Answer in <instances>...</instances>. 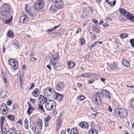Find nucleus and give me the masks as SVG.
<instances>
[{
    "label": "nucleus",
    "instance_id": "1",
    "mask_svg": "<svg viewBox=\"0 0 134 134\" xmlns=\"http://www.w3.org/2000/svg\"><path fill=\"white\" fill-rule=\"evenodd\" d=\"M110 93L109 91L105 90H103L99 92H97L93 96V100H94V102L97 104L101 102V99L103 100L108 98L109 99L110 98Z\"/></svg>",
    "mask_w": 134,
    "mask_h": 134
},
{
    "label": "nucleus",
    "instance_id": "2",
    "mask_svg": "<svg viewBox=\"0 0 134 134\" xmlns=\"http://www.w3.org/2000/svg\"><path fill=\"white\" fill-rule=\"evenodd\" d=\"M25 8L26 12L32 18H34L37 16V12L34 8L33 5L32 6H30L27 4H25Z\"/></svg>",
    "mask_w": 134,
    "mask_h": 134
},
{
    "label": "nucleus",
    "instance_id": "3",
    "mask_svg": "<svg viewBox=\"0 0 134 134\" xmlns=\"http://www.w3.org/2000/svg\"><path fill=\"white\" fill-rule=\"evenodd\" d=\"M113 113L115 115H116L118 118L122 119L126 117L127 111L124 109L116 108L115 109Z\"/></svg>",
    "mask_w": 134,
    "mask_h": 134
},
{
    "label": "nucleus",
    "instance_id": "4",
    "mask_svg": "<svg viewBox=\"0 0 134 134\" xmlns=\"http://www.w3.org/2000/svg\"><path fill=\"white\" fill-rule=\"evenodd\" d=\"M57 104L54 100L48 99L47 102L45 103L46 109L48 110L51 111L53 109H55Z\"/></svg>",
    "mask_w": 134,
    "mask_h": 134
},
{
    "label": "nucleus",
    "instance_id": "5",
    "mask_svg": "<svg viewBox=\"0 0 134 134\" xmlns=\"http://www.w3.org/2000/svg\"><path fill=\"white\" fill-rule=\"evenodd\" d=\"M33 7L37 12L38 10H42L44 9V4L42 2H37L34 4Z\"/></svg>",
    "mask_w": 134,
    "mask_h": 134
},
{
    "label": "nucleus",
    "instance_id": "6",
    "mask_svg": "<svg viewBox=\"0 0 134 134\" xmlns=\"http://www.w3.org/2000/svg\"><path fill=\"white\" fill-rule=\"evenodd\" d=\"M8 62L13 69L16 70L17 69L18 67L19 63L17 60L10 59L9 60Z\"/></svg>",
    "mask_w": 134,
    "mask_h": 134
},
{
    "label": "nucleus",
    "instance_id": "7",
    "mask_svg": "<svg viewBox=\"0 0 134 134\" xmlns=\"http://www.w3.org/2000/svg\"><path fill=\"white\" fill-rule=\"evenodd\" d=\"M36 125L37 126H35V130L36 131L37 129L38 132H40V131L42 129V119L38 118L36 121Z\"/></svg>",
    "mask_w": 134,
    "mask_h": 134
},
{
    "label": "nucleus",
    "instance_id": "8",
    "mask_svg": "<svg viewBox=\"0 0 134 134\" xmlns=\"http://www.w3.org/2000/svg\"><path fill=\"white\" fill-rule=\"evenodd\" d=\"M119 10L120 13L125 16L127 19L130 20V19L129 18V16H130V17L131 18V15H132V14L124 9L120 8L119 9Z\"/></svg>",
    "mask_w": 134,
    "mask_h": 134
},
{
    "label": "nucleus",
    "instance_id": "9",
    "mask_svg": "<svg viewBox=\"0 0 134 134\" xmlns=\"http://www.w3.org/2000/svg\"><path fill=\"white\" fill-rule=\"evenodd\" d=\"M9 13L7 11L1 10L0 11V18L4 20L7 19L9 17Z\"/></svg>",
    "mask_w": 134,
    "mask_h": 134
},
{
    "label": "nucleus",
    "instance_id": "10",
    "mask_svg": "<svg viewBox=\"0 0 134 134\" xmlns=\"http://www.w3.org/2000/svg\"><path fill=\"white\" fill-rule=\"evenodd\" d=\"M55 92L54 89L51 88H47L45 89L44 95L46 96H48V95L50 96L54 94V92Z\"/></svg>",
    "mask_w": 134,
    "mask_h": 134
},
{
    "label": "nucleus",
    "instance_id": "11",
    "mask_svg": "<svg viewBox=\"0 0 134 134\" xmlns=\"http://www.w3.org/2000/svg\"><path fill=\"white\" fill-rule=\"evenodd\" d=\"M54 99H56L58 101H61L63 99V96L62 94L54 92V94H53Z\"/></svg>",
    "mask_w": 134,
    "mask_h": 134
},
{
    "label": "nucleus",
    "instance_id": "12",
    "mask_svg": "<svg viewBox=\"0 0 134 134\" xmlns=\"http://www.w3.org/2000/svg\"><path fill=\"white\" fill-rule=\"evenodd\" d=\"M29 21V17L26 15H25V14L21 16L19 18L20 22L23 23H27Z\"/></svg>",
    "mask_w": 134,
    "mask_h": 134
},
{
    "label": "nucleus",
    "instance_id": "13",
    "mask_svg": "<svg viewBox=\"0 0 134 134\" xmlns=\"http://www.w3.org/2000/svg\"><path fill=\"white\" fill-rule=\"evenodd\" d=\"M55 2V5L58 9H62L64 7L63 3L61 0H56Z\"/></svg>",
    "mask_w": 134,
    "mask_h": 134
},
{
    "label": "nucleus",
    "instance_id": "14",
    "mask_svg": "<svg viewBox=\"0 0 134 134\" xmlns=\"http://www.w3.org/2000/svg\"><path fill=\"white\" fill-rule=\"evenodd\" d=\"M63 83V82H62L61 81L59 82L55 86V88L56 90L59 91H62L64 88Z\"/></svg>",
    "mask_w": 134,
    "mask_h": 134
},
{
    "label": "nucleus",
    "instance_id": "15",
    "mask_svg": "<svg viewBox=\"0 0 134 134\" xmlns=\"http://www.w3.org/2000/svg\"><path fill=\"white\" fill-rule=\"evenodd\" d=\"M39 98L40 102L41 103H43V104L45 103L48 101V99H49L48 98H47L46 97L41 95L39 96Z\"/></svg>",
    "mask_w": 134,
    "mask_h": 134
},
{
    "label": "nucleus",
    "instance_id": "16",
    "mask_svg": "<svg viewBox=\"0 0 134 134\" xmlns=\"http://www.w3.org/2000/svg\"><path fill=\"white\" fill-rule=\"evenodd\" d=\"M110 68L112 70H118L116 64L114 63H111L109 65Z\"/></svg>",
    "mask_w": 134,
    "mask_h": 134
},
{
    "label": "nucleus",
    "instance_id": "17",
    "mask_svg": "<svg viewBox=\"0 0 134 134\" xmlns=\"http://www.w3.org/2000/svg\"><path fill=\"white\" fill-rule=\"evenodd\" d=\"M2 7L4 9V11H5V12L7 11L8 13H9L10 7L9 5L6 4H4Z\"/></svg>",
    "mask_w": 134,
    "mask_h": 134
},
{
    "label": "nucleus",
    "instance_id": "18",
    "mask_svg": "<svg viewBox=\"0 0 134 134\" xmlns=\"http://www.w3.org/2000/svg\"><path fill=\"white\" fill-rule=\"evenodd\" d=\"M94 75V74H93L90 73L88 74V73H86L81 74L79 76V77L80 78H81L83 77H89L90 78H91V76H93Z\"/></svg>",
    "mask_w": 134,
    "mask_h": 134
},
{
    "label": "nucleus",
    "instance_id": "19",
    "mask_svg": "<svg viewBox=\"0 0 134 134\" xmlns=\"http://www.w3.org/2000/svg\"><path fill=\"white\" fill-rule=\"evenodd\" d=\"M75 63L71 61H68L67 63V65L68 69H71L74 68L75 66Z\"/></svg>",
    "mask_w": 134,
    "mask_h": 134
},
{
    "label": "nucleus",
    "instance_id": "20",
    "mask_svg": "<svg viewBox=\"0 0 134 134\" xmlns=\"http://www.w3.org/2000/svg\"><path fill=\"white\" fill-rule=\"evenodd\" d=\"M79 125L80 127L83 129L87 128L88 126V124L84 121L80 123Z\"/></svg>",
    "mask_w": 134,
    "mask_h": 134
},
{
    "label": "nucleus",
    "instance_id": "21",
    "mask_svg": "<svg viewBox=\"0 0 134 134\" xmlns=\"http://www.w3.org/2000/svg\"><path fill=\"white\" fill-rule=\"evenodd\" d=\"M98 131L94 128H91L88 131L89 134H98Z\"/></svg>",
    "mask_w": 134,
    "mask_h": 134
},
{
    "label": "nucleus",
    "instance_id": "22",
    "mask_svg": "<svg viewBox=\"0 0 134 134\" xmlns=\"http://www.w3.org/2000/svg\"><path fill=\"white\" fill-rule=\"evenodd\" d=\"M39 91V89L38 88L34 89L32 92V94L33 96L34 97H37L38 96V92Z\"/></svg>",
    "mask_w": 134,
    "mask_h": 134
},
{
    "label": "nucleus",
    "instance_id": "23",
    "mask_svg": "<svg viewBox=\"0 0 134 134\" xmlns=\"http://www.w3.org/2000/svg\"><path fill=\"white\" fill-rule=\"evenodd\" d=\"M71 134H79L78 130L77 128H72L71 130Z\"/></svg>",
    "mask_w": 134,
    "mask_h": 134
},
{
    "label": "nucleus",
    "instance_id": "24",
    "mask_svg": "<svg viewBox=\"0 0 134 134\" xmlns=\"http://www.w3.org/2000/svg\"><path fill=\"white\" fill-rule=\"evenodd\" d=\"M8 37L10 38H13L14 37V35L13 32L11 30H9L7 34Z\"/></svg>",
    "mask_w": 134,
    "mask_h": 134
},
{
    "label": "nucleus",
    "instance_id": "25",
    "mask_svg": "<svg viewBox=\"0 0 134 134\" xmlns=\"http://www.w3.org/2000/svg\"><path fill=\"white\" fill-rule=\"evenodd\" d=\"M122 64L123 65L126 67H128L130 65L129 62L126 60H123L122 62Z\"/></svg>",
    "mask_w": 134,
    "mask_h": 134
},
{
    "label": "nucleus",
    "instance_id": "26",
    "mask_svg": "<svg viewBox=\"0 0 134 134\" xmlns=\"http://www.w3.org/2000/svg\"><path fill=\"white\" fill-rule=\"evenodd\" d=\"M52 57L54 59V61H55L59 60V57L58 55V53L52 55Z\"/></svg>",
    "mask_w": 134,
    "mask_h": 134
},
{
    "label": "nucleus",
    "instance_id": "27",
    "mask_svg": "<svg viewBox=\"0 0 134 134\" xmlns=\"http://www.w3.org/2000/svg\"><path fill=\"white\" fill-rule=\"evenodd\" d=\"M105 1L108 4H110L111 6H114L116 3V0H114V1L112 2H110L109 1L105 0Z\"/></svg>",
    "mask_w": 134,
    "mask_h": 134
},
{
    "label": "nucleus",
    "instance_id": "28",
    "mask_svg": "<svg viewBox=\"0 0 134 134\" xmlns=\"http://www.w3.org/2000/svg\"><path fill=\"white\" fill-rule=\"evenodd\" d=\"M130 107L133 109H134V98L132 99L130 101Z\"/></svg>",
    "mask_w": 134,
    "mask_h": 134
},
{
    "label": "nucleus",
    "instance_id": "29",
    "mask_svg": "<svg viewBox=\"0 0 134 134\" xmlns=\"http://www.w3.org/2000/svg\"><path fill=\"white\" fill-rule=\"evenodd\" d=\"M5 118L3 116H2L1 117L0 119V124L1 125V127H2L3 126V125L4 124V121L5 120Z\"/></svg>",
    "mask_w": 134,
    "mask_h": 134
},
{
    "label": "nucleus",
    "instance_id": "30",
    "mask_svg": "<svg viewBox=\"0 0 134 134\" xmlns=\"http://www.w3.org/2000/svg\"><path fill=\"white\" fill-rule=\"evenodd\" d=\"M128 36L127 34L125 33L121 34L119 35V37L121 38L124 39L127 37Z\"/></svg>",
    "mask_w": 134,
    "mask_h": 134
},
{
    "label": "nucleus",
    "instance_id": "31",
    "mask_svg": "<svg viewBox=\"0 0 134 134\" xmlns=\"http://www.w3.org/2000/svg\"><path fill=\"white\" fill-rule=\"evenodd\" d=\"M92 30L93 31L97 33H99L100 31V29L98 27L95 26L92 28Z\"/></svg>",
    "mask_w": 134,
    "mask_h": 134
},
{
    "label": "nucleus",
    "instance_id": "32",
    "mask_svg": "<svg viewBox=\"0 0 134 134\" xmlns=\"http://www.w3.org/2000/svg\"><path fill=\"white\" fill-rule=\"evenodd\" d=\"M1 111L2 114L5 115L7 114L8 112V109H4L2 110H0Z\"/></svg>",
    "mask_w": 134,
    "mask_h": 134
},
{
    "label": "nucleus",
    "instance_id": "33",
    "mask_svg": "<svg viewBox=\"0 0 134 134\" xmlns=\"http://www.w3.org/2000/svg\"><path fill=\"white\" fill-rule=\"evenodd\" d=\"M8 118L11 121H13L15 119V117L13 115H8L7 116Z\"/></svg>",
    "mask_w": 134,
    "mask_h": 134
},
{
    "label": "nucleus",
    "instance_id": "34",
    "mask_svg": "<svg viewBox=\"0 0 134 134\" xmlns=\"http://www.w3.org/2000/svg\"><path fill=\"white\" fill-rule=\"evenodd\" d=\"M7 76V72H6L5 71L3 75L2 78L4 80V82L7 83V82L6 77Z\"/></svg>",
    "mask_w": 134,
    "mask_h": 134
},
{
    "label": "nucleus",
    "instance_id": "35",
    "mask_svg": "<svg viewBox=\"0 0 134 134\" xmlns=\"http://www.w3.org/2000/svg\"><path fill=\"white\" fill-rule=\"evenodd\" d=\"M7 107L6 104L5 103H3L0 108V110L3 109H7Z\"/></svg>",
    "mask_w": 134,
    "mask_h": 134
},
{
    "label": "nucleus",
    "instance_id": "36",
    "mask_svg": "<svg viewBox=\"0 0 134 134\" xmlns=\"http://www.w3.org/2000/svg\"><path fill=\"white\" fill-rule=\"evenodd\" d=\"M1 131L2 132L3 134H6L7 132V130L5 127H3V126H2V127H1Z\"/></svg>",
    "mask_w": 134,
    "mask_h": 134
},
{
    "label": "nucleus",
    "instance_id": "37",
    "mask_svg": "<svg viewBox=\"0 0 134 134\" xmlns=\"http://www.w3.org/2000/svg\"><path fill=\"white\" fill-rule=\"evenodd\" d=\"M13 18V17L11 16L9 19L5 21V23L7 24H9L12 21Z\"/></svg>",
    "mask_w": 134,
    "mask_h": 134
},
{
    "label": "nucleus",
    "instance_id": "38",
    "mask_svg": "<svg viewBox=\"0 0 134 134\" xmlns=\"http://www.w3.org/2000/svg\"><path fill=\"white\" fill-rule=\"evenodd\" d=\"M23 76L21 75H20L19 76V78L20 80V85L21 84H23Z\"/></svg>",
    "mask_w": 134,
    "mask_h": 134
},
{
    "label": "nucleus",
    "instance_id": "39",
    "mask_svg": "<svg viewBox=\"0 0 134 134\" xmlns=\"http://www.w3.org/2000/svg\"><path fill=\"white\" fill-rule=\"evenodd\" d=\"M77 98L78 99L80 100H84L85 99V97L84 96H78L77 97Z\"/></svg>",
    "mask_w": 134,
    "mask_h": 134
},
{
    "label": "nucleus",
    "instance_id": "40",
    "mask_svg": "<svg viewBox=\"0 0 134 134\" xmlns=\"http://www.w3.org/2000/svg\"><path fill=\"white\" fill-rule=\"evenodd\" d=\"M34 109H31L30 108H28V110L27 111V112L28 113L29 115H30L32 113V111H34Z\"/></svg>",
    "mask_w": 134,
    "mask_h": 134
},
{
    "label": "nucleus",
    "instance_id": "41",
    "mask_svg": "<svg viewBox=\"0 0 134 134\" xmlns=\"http://www.w3.org/2000/svg\"><path fill=\"white\" fill-rule=\"evenodd\" d=\"M6 95V93L5 92L2 91L0 94V96L2 98H3Z\"/></svg>",
    "mask_w": 134,
    "mask_h": 134
},
{
    "label": "nucleus",
    "instance_id": "42",
    "mask_svg": "<svg viewBox=\"0 0 134 134\" xmlns=\"http://www.w3.org/2000/svg\"><path fill=\"white\" fill-rule=\"evenodd\" d=\"M96 43L97 41H96L95 42H94L93 44H91L90 45V50H91L92 48L96 46Z\"/></svg>",
    "mask_w": 134,
    "mask_h": 134
},
{
    "label": "nucleus",
    "instance_id": "43",
    "mask_svg": "<svg viewBox=\"0 0 134 134\" xmlns=\"http://www.w3.org/2000/svg\"><path fill=\"white\" fill-rule=\"evenodd\" d=\"M38 107L40 110H42L43 112L45 111L43 109V106L42 105L38 104Z\"/></svg>",
    "mask_w": 134,
    "mask_h": 134
},
{
    "label": "nucleus",
    "instance_id": "44",
    "mask_svg": "<svg viewBox=\"0 0 134 134\" xmlns=\"http://www.w3.org/2000/svg\"><path fill=\"white\" fill-rule=\"evenodd\" d=\"M129 42L130 43L131 46L132 47L134 46V38L131 39L130 40Z\"/></svg>",
    "mask_w": 134,
    "mask_h": 134
},
{
    "label": "nucleus",
    "instance_id": "45",
    "mask_svg": "<svg viewBox=\"0 0 134 134\" xmlns=\"http://www.w3.org/2000/svg\"><path fill=\"white\" fill-rule=\"evenodd\" d=\"M12 107L13 108L12 109L13 110L15 109L18 108V106L16 104H13L12 106Z\"/></svg>",
    "mask_w": 134,
    "mask_h": 134
},
{
    "label": "nucleus",
    "instance_id": "46",
    "mask_svg": "<svg viewBox=\"0 0 134 134\" xmlns=\"http://www.w3.org/2000/svg\"><path fill=\"white\" fill-rule=\"evenodd\" d=\"M80 42H81L80 44H81L82 45H83L85 43V40L83 38H81Z\"/></svg>",
    "mask_w": 134,
    "mask_h": 134
},
{
    "label": "nucleus",
    "instance_id": "47",
    "mask_svg": "<svg viewBox=\"0 0 134 134\" xmlns=\"http://www.w3.org/2000/svg\"><path fill=\"white\" fill-rule=\"evenodd\" d=\"M51 64H53V65L54 68L55 69L57 67V66L56 63L52 61L51 60Z\"/></svg>",
    "mask_w": 134,
    "mask_h": 134
},
{
    "label": "nucleus",
    "instance_id": "48",
    "mask_svg": "<svg viewBox=\"0 0 134 134\" xmlns=\"http://www.w3.org/2000/svg\"><path fill=\"white\" fill-rule=\"evenodd\" d=\"M15 130V129H14V127H13V128H10L8 130V132L9 133V134H11L13 132L12 131H11V130Z\"/></svg>",
    "mask_w": 134,
    "mask_h": 134
},
{
    "label": "nucleus",
    "instance_id": "49",
    "mask_svg": "<svg viewBox=\"0 0 134 134\" xmlns=\"http://www.w3.org/2000/svg\"><path fill=\"white\" fill-rule=\"evenodd\" d=\"M12 103V101L10 99L8 100V102H7V104L8 106L11 105Z\"/></svg>",
    "mask_w": 134,
    "mask_h": 134
},
{
    "label": "nucleus",
    "instance_id": "50",
    "mask_svg": "<svg viewBox=\"0 0 134 134\" xmlns=\"http://www.w3.org/2000/svg\"><path fill=\"white\" fill-rule=\"evenodd\" d=\"M131 18L130 17V16H129V18L130 19V20L134 22V16L132 14L131 15Z\"/></svg>",
    "mask_w": 134,
    "mask_h": 134
},
{
    "label": "nucleus",
    "instance_id": "51",
    "mask_svg": "<svg viewBox=\"0 0 134 134\" xmlns=\"http://www.w3.org/2000/svg\"><path fill=\"white\" fill-rule=\"evenodd\" d=\"M54 8L53 9V12H56V11H57L58 9V8L56 7L55 6V7L54 6Z\"/></svg>",
    "mask_w": 134,
    "mask_h": 134
},
{
    "label": "nucleus",
    "instance_id": "52",
    "mask_svg": "<svg viewBox=\"0 0 134 134\" xmlns=\"http://www.w3.org/2000/svg\"><path fill=\"white\" fill-rule=\"evenodd\" d=\"M50 119V118H44V120L45 122H47L49 121Z\"/></svg>",
    "mask_w": 134,
    "mask_h": 134
},
{
    "label": "nucleus",
    "instance_id": "53",
    "mask_svg": "<svg viewBox=\"0 0 134 134\" xmlns=\"http://www.w3.org/2000/svg\"><path fill=\"white\" fill-rule=\"evenodd\" d=\"M30 60L31 61H32V62H33L35 61H37V59L36 58H30Z\"/></svg>",
    "mask_w": 134,
    "mask_h": 134
},
{
    "label": "nucleus",
    "instance_id": "54",
    "mask_svg": "<svg viewBox=\"0 0 134 134\" xmlns=\"http://www.w3.org/2000/svg\"><path fill=\"white\" fill-rule=\"evenodd\" d=\"M88 8H89V10L90 12L91 13H93V10L92 7H88Z\"/></svg>",
    "mask_w": 134,
    "mask_h": 134
},
{
    "label": "nucleus",
    "instance_id": "55",
    "mask_svg": "<svg viewBox=\"0 0 134 134\" xmlns=\"http://www.w3.org/2000/svg\"><path fill=\"white\" fill-rule=\"evenodd\" d=\"M34 86V85L33 83H32L31 87L29 88V89L31 90L32 89Z\"/></svg>",
    "mask_w": 134,
    "mask_h": 134
},
{
    "label": "nucleus",
    "instance_id": "56",
    "mask_svg": "<svg viewBox=\"0 0 134 134\" xmlns=\"http://www.w3.org/2000/svg\"><path fill=\"white\" fill-rule=\"evenodd\" d=\"M57 111H56V110H54L53 112V116H54L57 115Z\"/></svg>",
    "mask_w": 134,
    "mask_h": 134
},
{
    "label": "nucleus",
    "instance_id": "57",
    "mask_svg": "<svg viewBox=\"0 0 134 134\" xmlns=\"http://www.w3.org/2000/svg\"><path fill=\"white\" fill-rule=\"evenodd\" d=\"M30 100L32 102V103L34 104H35V101H36V100L35 99H32V98H30Z\"/></svg>",
    "mask_w": 134,
    "mask_h": 134
},
{
    "label": "nucleus",
    "instance_id": "58",
    "mask_svg": "<svg viewBox=\"0 0 134 134\" xmlns=\"http://www.w3.org/2000/svg\"><path fill=\"white\" fill-rule=\"evenodd\" d=\"M14 134H21L18 131L16 130L15 129Z\"/></svg>",
    "mask_w": 134,
    "mask_h": 134
},
{
    "label": "nucleus",
    "instance_id": "59",
    "mask_svg": "<svg viewBox=\"0 0 134 134\" xmlns=\"http://www.w3.org/2000/svg\"><path fill=\"white\" fill-rule=\"evenodd\" d=\"M19 123L20 125H21L22 124V120L21 119H19L18 121L16 122V123Z\"/></svg>",
    "mask_w": 134,
    "mask_h": 134
},
{
    "label": "nucleus",
    "instance_id": "60",
    "mask_svg": "<svg viewBox=\"0 0 134 134\" xmlns=\"http://www.w3.org/2000/svg\"><path fill=\"white\" fill-rule=\"evenodd\" d=\"M60 25H59L57 26H54V28H53V30H55L57 28L59 27L60 26Z\"/></svg>",
    "mask_w": 134,
    "mask_h": 134
},
{
    "label": "nucleus",
    "instance_id": "61",
    "mask_svg": "<svg viewBox=\"0 0 134 134\" xmlns=\"http://www.w3.org/2000/svg\"><path fill=\"white\" fill-rule=\"evenodd\" d=\"M92 39L93 40H94L96 39V36L94 34H93V36H92Z\"/></svg>",
    "mask_w": 134,
    "mask_h": 134
},
{
    "label": "nucleus",
    "instance_id": "62",
    "mask_svg": "<svg viewBox=\"0 0 134 134\" xmlns=\"http://www.w3.org/2000/svg\"><path fill=\"white\" fill-rule=\"evenodd\" d=\"M108 110L110 112H111L112 111V109L110 106H109V108L108 109Z\"/></svg>",
    "mask_w": 134,
    "mask_h": 134
},
{
    "label": "nucleus",
    "instance_id": "63",
    "mask_svg": "<svg viewBox=\"0 0 134 134\" xmlns=\"http://www.w3.org/2000/svg\"><path fill=\"white\" fill-rule=\"evenodd\" d=\"M90 58V54H86V59H88Z\"/></svg>",
    "mask_w": 134,
    "mask_h": 134
},
{
    "label": "nucleus",
    "instance_id": "64",
    "mask_svg": "<svg viewBox=\"0 0 134 134\" xmlns=\"http://www.w3.org/2000/svg\"><path fill=\"white\" fill-rule=\"evenodd\" d=\"M94 80H88V82L89 84H91L93 83L94 82Z\"/></svg>",
    "mask_w": 134,
    "mask_h": 134
}]
</instances>
